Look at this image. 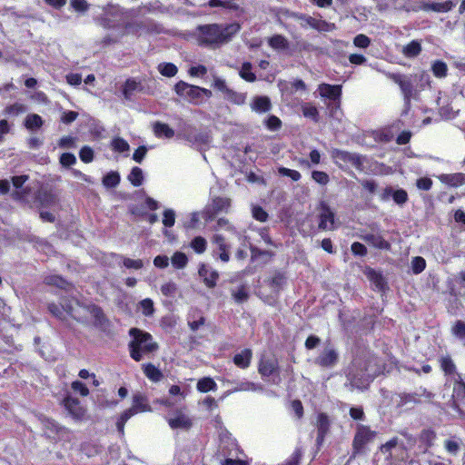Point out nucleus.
I'll return each instance as SVG.
<instances>
[{"label": "nucleus", "instance_id": "1", "mask_svg": "<svg viewBox=\"0 0 465 465\" xmlns=\"http://www.w3.org/2000/svg\"><path fill=\"white\" fill-rule=\"evenodd\" d=\"M240 28L238 23L205 25L197 27L194 35L200 45L214 49L231 41Z\"/></svg>", "mask_w": 465, "mask_h": 465}, {"label": "nucleus", "instance_id": "2", "mask_svg": "<svg viewBox=\"0 0 465 465\" xmlns=\"http://www.w3.org/2000/svg\"><path fill=\"white\" fill-rule=\"evenodd\" d=\"M129 335L132 338L128 344L129 352L131 358L135 361H141L144 357L156 352L159 349L158 343L149 332L138 328H131Z\"/></svg>", "mask_w": 465, "mask_h": 465}, {"label": "nucleus", "instance_id": "3", "mask_svg": "<svg viewBox=\"0 0 465 465\" xmlns=\"http://www.w3.org/2000/svg\"><path fill=\"white\" fill-rule=\"evenodd\" d=\"M174 90L179 96L195 104L203 103L204 97L209 98L212 96L210 90L189 84L183 81L178 82L174 85Z\"/></svg>", "mask_w": 465, "mask_h": 465}, {"label": "nucleus", "instance_id": "4", "mask_svg": "<svg viewBox=\"0 0 465 465\" xmlns=\"http://www.w3.org/2000/svg\"><path fill=\"white\" fill-rule=\"evenodd\" d=\"M386 76L399 84L406 103H410L415 94L414 79L412 75L386 73Z\"/></svg>", "mask_w": 465, "mask_h": 465}, {"label": "nucleus", "instance_id": "5", "mask_svg": "<svg viewBox=\"0 0 465 465\" xmlns=\"http://www.w3.org/2000/svg\"><path fill=\"white\" fill-rule=\"evenodd\" d=\"M332 158L337 163L342 162L344 163H350L356 169L362 171L364 169L365 157L357 153H352L341 150H333L331 153Z\"/></svg>", "mask_w": 465, "mask_h": 465}, {"label": "nucleus", "instance_id": "6", "mask_svg": "<svg viewBox=\"0 0 465 465\" xmlns=\"http://www.w3.org/2000/svg\"><path fill=\"white\" fill-rule=\"evenodd\" d=\"M457 376L458 379L453 385V407L460 415L465 416V383L461 381L460 374H457Z\"/></svg>", "mask_w": 465, "mask_h": 465}, {"label": "nucleus", "instance_id": "7", "mask_svg": "<svg viewBox=\"0 0 465 465\" xmlns=\"http://www.w3.org/2000/svg\"><path fill=\"white\" fill-rule=\"evenodd\" d=\"M339 354L332 345L326 344L320 355L315 359V363L324 368H331L338 361Z\"/></svg>", "mask_w": 465, "mask_h": 465}, {"label": "nucleus", "instance_id": "8", "mask_svg": "<svg viewBox=\"0 0 465 465\" xmlns=\"http://www.w3.org/2000/svg\"><path fill=\"white\" fill-rule=\"evenodd\" d=\"M298 20L302 27H312L320 32H329L334 29L333 24H329L322 19H317L309 15H298Z\"/></svg>", "mask_w": 465, "mask_h": 465}, {"label": "nucleus", "instance_id": "9", "mask_svg": "<svg viewBox=\"0 0 465 465\" xmlns=\"http://www.w3.org/2000/svg\"><path fill=\"white\" fill-rule=\"evenodd\" d=\"M64 406L74 419L83 420L84 418L85 409L80 404L78 399L67 396L64 400Z\"/></svg>", "mask_w": 465, "mask_h": 465}, {"label": "nucleus", "instance_id": "10", "mask_svg": "<svg viewBox=\"0 0 465 465\" xmlns=\"http://www.w3.org/2000/svg\"><path fill=\"white\" fill-rule=\"evenodd\" d=\"M375 432L371 430L368 427L359 426L357 433L353 440V447L360 450L366 443L373 440Z\"/></svg>", "mask_w": 465, "mask_h": 465}, {"label": "nucleus", "instance_id": "11", "mask_svg": "<svg viewBox=\"0 0 465 465\" xmlns=\"http://www.w3.org/2000/svg\"><path fill=\"white\" fill-rule=\"evenodd\" d=\"M319 228L325 231L335 228L334 213L325 203L321 206Z\"/></svg>", "mask_w": 465, "mask_h": 465}, {"label": "nucleus", "instance_id": "12", "mask_svg": "<svg viewBox=\"0 0 465 465\" xmlns=\"http://www.w3.org/2000/svg\"><path fill=\"white\" fill-rule=\"evenodd\" d=\"M390 197H392L395 203L399 205H402L408 201V193L403 189L395 190L392 187H386L381 195V199L387 201Z\"/></svg>", "mask_w": 465, "mask_h": 465}, {"label": "nucleus", "instance_id": "13", "mask_svg": "<svg viewBox=\"0 0 465 465\" xmlns=\"http://www.w3.org/2000/svg\"><path fill=\"white\" fill-rule=\"evenodd\" d=\"M231 206V201L228 198L217 197L213 200L212 210H208L206 214L208 215V219L214 218L220 213H227Z\"/></svg>", "mask_w": 465, "mask_h": 465}, {"label": "nucleus", "instance_id": "14", "mask_svg": "<svg viewBox=\"0 0 465 465\" xmlns=\"http://www.w3.org/2000/svg\"><path fill=\"white\" fill-rule=\"evenodd\" d=\"M168 423L172 429H189L192 426L191 419L182 411H177L174 417L168 419Z\"/></svg>", "mask_w": 465, "mask_h": 465}, {"label": "nucleus", "instance_id": "15", "mask_svg": "<svg viewBox=\"0 0 465 465\" xmlns=\"http://www.w3.org/2000/svg\"><path fill=\"white\" fill-rule=\"evenodd\" d=\"M319 94L322 97L331 100H339L341 95V85H331L329 84H321L318 86Z\"/></svg>", "mask_w": 465, "mask_h": 465}, {"label": "nucleus", "instance_id": "16", "mask_svg": "<svg viewBox=\"0 0 465 465\" xmlns=\"http://www.w3.org/2000/svg\"><path fill=\"white\" fill-rule=\"evenodd\" d=\"M263 390L262 385L254 383L249 381H241L235 382V386L231 390L227 391L225 395H229L240 391H262Z\"/></svg>", "mask_w": 465, "mask_h": 465}, {"label": "nucleus", "instance_id": "17", "mask_svg": "<svg viewBox=\"0 0 465 465\" xmlns=\"http://www.w3.org/2000/svg\"><path fill=\"white\" fill-rule=\"evenodd\" d=\"M199 275L209 288L214 287L219 278V273L205 264L201 265Z\"/></svg>", "mask_w": 465, "mask_h": 465}, {"label": "nucleus", "instance_id": "18", "mask_svg": "<svg viewBox=\"0 0 465 465\" xmlns=\"http://www.w3.org/2000/svg\"><path fill=\"white\" fill-rule=\"evenodd\" d=\"M438 179L451 187H459L465 183V174L461 173H443L439 175Z\"/></svg>", "mask_w": 465, "mask_h": 465}, {"label": "nucleus", "instance_id": "19", "mask_svg": "<svg viewBox=\"0 0 465 465\" xmlns=\"http://www.w3.org/2000/svg\"><path fill=\"white\" fill-rule=\"evenodd\" d=\"M252 358V350L244 349L234 355L233 363L241 369H247L251 364Z\"/></svg>", "mask_w": 465, "mask_h": 465}, {"label": "nucleus", "instance_id": "20", "mask_svg": "<svg viewBox=\"0 0 465 465\" xmlns=\"http://www.w3.org/2000/svg\"><path fill=\"white\" fill-rule=\"evenodd\" d=\"M362 239L369 244L379 249H390V243L379 233H368Z\"/></svg>", "mask_w": 465, "mask_h": 465}, {"label": "nucleus", "instance_id": "21", "mask_svg": "<svg viewBox=\"0 0 465 465\" xmlns=\"http://www.w3.org/2000/svg\"><path fill=\"white\" fill-rule=\"evenodd\" d=\"M391 401L396 407H401L411 402H420V401L416 398L415 393H395L391 396Z\"/></svg>", "mask_w": 465, "mask_h": 465}, {"label": "nucleus", "instance_id": "22", "mask_svg": "<svg viewBox=\"0 0 465 465\" xmlns=\"http://www.w3.org/2000/svg\"><path fill=\"white\" fill-rule=\"evenodd\" d=\"M251 107L257 113H266L271 109V101L267 96H257L253 98Z\"/></svg>", "mask_w": 465, "mask_h": 465}, {"label": "nucleus", "instance_id": "23", "mask_svg": "<svg viewBox=\"0 0 465 465\" xmlns=\"http://www.w3.org/2000/svg\"><path fill=\"white\" fill-rule=\"evenodd\" d=\"M277 371V363L272 360H261L258 371L262 377H270Z\"/></svg>", "mask_w": 465, "mask_h": 465}, {"label": "nucleus", "instance_id": "24", "mask_svg": "<svg viewBox=\"0 0 465 465\" xmlns=\"http://www.w3.org/2000/svg\"><path fill=\"white\" fill-rule=\"evenodd\" d=\"M153 133L158 138H172L174 135V131L166 124L156 122L153 124Z\"/></svg>", "mask_w": 465, "mask_h": 465}, {"label": "nucleus", "instance_id": "25", "mask_svg": "<svg viewBox=\"0 0 465 465\" xmlns=\"http://www.w3.org/2000/svg\"><path fill=\"white\" fill-rule=\"evenodd\" d=\"M453 3L450 0L442 3H427L424 4L423 9L426 11H434L439 13H446L452 9Z\"/></svg>", "mask_w": 465, "mask_h": 465}, {"label": "nucleus", "instance_id": "26", "mask_svg": "<svg viewBox=\"0 0 465 465\" xmlns=\"http://www.w3.org/2000/svg\"><path fill=\"white\" fill-rule=\"evenodd\" d=\"M329 425L330 424H329L328 417L323 413L319 414L318 420H317V429H318L317 441L319 443L323 440L324 436L328 432Z\"/></svg>", "mask_w": 465, "mask_h": 465}, {"label": "nucleus", "instance_id": "27", "mask_svg": "<svg viewBox=\"0 0 465 465\" xmlns=\"http://www.w3.org/2000/svg\"><path fill=\"white\" fill-rule=\"evenodd\" d=\"M269 45L274 50H286L289 47V42L286 37L282 35H274L268 40Z\"/></svg>", "mask_w": 465, "mask_h": 465}, {"label": "nucleus", "instance_id": "28", "mask_svg": "<svg viewBox=\"0 0 465 465\" xmlns=\"http://www.w3.org/2000/svg\"><path fill=\"white\" fill-rule=\"evenodd\" d=\"M145 376L152 381H159L163 378V373L154 365L148 363L143 365Z\"/></svg>", "mask_w": 465, "mask_h": 465}, {"label": "nucleus", "instance_id": "29", "mask_svg": "<svg viewBox=\"0 0 465 465\" xmlns=\"http://www.w3.org/2000/svg\"><path fill=\"white\" fill-rule=\"evenodd\" d=\"M421 52V45L418 41H411L402 48V54L409 58L416 57Z\"/></svg>", "mask_w": 465, "mask_h": 465}, {"label": "nucleus", "instance_id": "30", "mask_svg": "<svg viewBox=\"0 0 465 465\" xmlns=\"http://www.w3.org/2000/svg\"><path fill=\"white\" fill-rule=\"evenodd\" d=\"M25 125L29 130L39 129L43 125L42 117L36 114H30L25 120Z\"/></svg>", "mask_w": 465, "mask_h": 465}, {"label": "nucleus", "instance_id": "31", "mask_svg": "<svg viewBox=\"0 0 465 465\" xmlns=\"http://www.w3.org/2000/svg\"><path fill=\"white\" fill-rule=\"evenodd\" d=\"M133 409L135 412H143L150 411V407L147 404L146 399L143 395H135L133 401Z\"/></svg>", "mask_w": 465, "mask_h": 465}, {"label": "nucleus", "instance_id": "32", "mask_svg": "<svg viewBox=\"0 0 465 465\" xmlns=\"http://www.w3.org/2000/svg\"><path fill=\"white\" fill-rule=\"evenodd\" d=\"M197 390L201 392H207L216 390V383L212 378H203L197 382Z\"/></svg>", "mask_w": 465, "mask_h": 465}, {"label": "nucleus", "instance_id": "33", "mask_svg": "<svg viewBox=\"0 0 465 465\" xmlns=\"http://www.w3.org/2000/svg\"><path fill=\"white\" fill-rule=\"evenodd\" d=\"M436 438L434 431L430 430H422L420 435V441L424 446V451L428 450L430 446H432L433 441Z\"/></svg>", "mask_w": 465, "mask_h": 465}, {"label": "nucleus", "instance_id": "34", "mask_svg": "<svg viewBox=\"0 0 465 465\" xmlns=\"http://www.w3.org/2000/svg\"><path fill=\"white\" fill-rule=\"evenodd\" d=\"M128 180L134 186H140L143 181V170L137 166L134 167L128 175Z\"/></svg>", "mask_w": 465, "mask_h": 465}, {"label": "nucleus", "instance_id": "35", "mask_svg": "<svg viewBox=\"0 0 465 465\" xmlns=\"http://www.w3.org/2000/svg\"><path fill=\"white\" fill-rule=\"evenodd\" d=\"M173 266L176 269H183L188 263L187 256L182 252H176L171 258Z\"/></svg>", "mask_w": 465, "mask_h": 465}, {"label": "nucleus", "instance_id": "36", "mask_svg": "<svg viewBox=\"0 0 465 465\" xmlns=\"http://www.w3.org/2000/svg\"><path fill=\"white\" fill-rule=\"evenodd\" d=\"M111 147L114 151L118 153H128L130 145L124 138L115 137L111 142Z\"/></svg>", "mask_w": 465, "mask_h": 465}, {"label": "nucleus", "instance_id": "37", "mask_svg": "<svg viewBox=\"0 0 465 465\" xmlns=\"http://www.w3.org/2000/svg\"><path fill=\"white\" fill-rule=\"evenodd\" d=\"M136 412H135V410L133 409V407H131L130 409L124 411L121 417L119 418V420H117L116 422V427H117V430L118 431L121 433V434H124V424L125 422L131 418L133 417L134 415H135Z\"/></svg>", "mask_w": 465, "mask_h": 465}, {"label": "nucleus", "instance_id": "38", "mask_svg": "<svg viewBox=\"0 0 465 465\" xmlns=\"http://www.w3.org/2000/svg\"><path fill=\"white\" fill-rule=\"evenodd\" d=\"M252 64L249 62L243 63L240 70V75L247 82H254L256 80L255 74L252 72Z\"/></svg>", "mask_w": 465, "mask_h": 465}, {"label": "nucleus", "instance_id": "39", "mask_svg": "<svg viewBox=\"0 0 465 465\" xmlns=\"http://www.w3.org/2000/svg\"><path fill=\"white\" fill-rule=\"evenodd\" d=\"M120 183V175L116 172H111L103 178V184L108 188L116 187Z\"/></svg>", "mask_w": 465, "mask_h": 465}, {"label": "nucleus", "instance_id": "40", "mask_svg": "<svg viewBox=\"0 0 465 465\" xmlns=\"http://www.w3.org/2000/svg\"><path fill=\"white\" fill-rule=\"evenodd\" d=\"M440 361V367L445 374L450 375L456 373V366L449 356L441 357Z\"/></svg>", "mask_w": 465, "mask_h": 465}, {"label": "nucleus", "instance_id": "41", "mask_svg": "<svg viewBox=\"0 0 465 465\" xmlns=\"http://www.w3.org/2000/svg\"><path fill=\"white\" fill-rule=\"evenodd\" d=\"M26 111V107L23 104L15 103L8 105L5 109V114L9 116H17Z\"/></svg>", "mask_w": 465, "mask_h": 465}, {"label": "nucleus", "instance_id": "42", "mask_svg": "<svg viewBox=\"0 0 465 465\" xmlns=\"http://www.w3.org/2000/svg\"><path fill=\"white\" fill-rule=\"evenodd\" d=\"M302 114L305 117L307 118H311L312 119L314 122H317L318 121V110L317 108L309 104V103H306V104H303L302 105Z\"/></svg>", "mask_w": 465, "mask_h": 465}, {"label": "nucleus", "instance_id": "43", "mask_svg": "<svg viewBox=\"0 0 465 465\" xmlns=\"http://www.w3.org/2000/svg\"><path fill=\"white\" fill-rule=\"evenodd\" d=\"M234 0H210L209 6L211 7H223L231 10H237L238 5L233 3Z\"/></svg>", "mask_w": 465, "mask_h": 465}, {"label": "nucleus", "instance_id": "44", "mask_svg": "<svg viewBox=\"0 0 465 465\" xmlns=\"http://www.w3.org/2000/svg\"><path fill=\"white\" fill-rule=\"evenodd\" d=\"M159 72L167 77L174 76L177 74V67L171 63H163L159 64Z\"/></svg>", "mask_w": 465, "mask_h": 465}, {"label": "nucleus", "instance_id": "45", "mask_svg": "<svg viewBox=\"0 0 465 465\" xmlns=\"http://www.w3.org/2000/svg\"><path fill=\"white\" fill-rule=\"evenodd\" d=\"M139 308L144 316H152L154 312L153 302L150 298L142 300Z\"/></svg>", "mask_w": 465, "mask_h": 465}, {"label": "nucleus", "instance_id": "46", "mask_svg": "<svg viewBox=\"0 0 465 465\" xmlns=\"http://www.w3.org/2000/svg\"><path fill=\"white\" fill-rule=\"evenodd\" d=\"M207 242L203 237L197 236L192 242L191 247L197 252L203 253L206 250Z\"/></svg>", "mask_w": 465, "mask_h": 465}, {"label": "nucleus", "instance_id": "47", "mask_svg": "<svg viewBox=\"0 0 465 465\" xmlns=\"http://www.w3.org/2000/svg\"><path fill=\"white\" fill-rule=\"evenodd\" d=\"M138 88V83L134 80H127L124 85L123 94L125 99H130L133 93Z\"/></svg>", "mask_w": 465, "mask_h": 465}, {"label": "nucleus", "instance_id": "48", "mask_svg": "<svg viewBox=\"0 0 465 465\" xmlns=\"http://www.w3.org/2000/svg\"><path fill=\"white\" fill-rule=\"evenodd\" d=\"M448 67L444 62L436 61L432 64V72L436 77H444L447 74Z\"/></svg>", "mask_w": 465, "mask_h": 465}, {"label": "nucleus", "instance_id": "49", "mask_svg": "<svg viewBox=\"0 0 465 465\" xmlns=\"http://www.w3.org/2000/svg\"><path fill=\"white\" fill-rule=\"evenodd\" d=\"M372 379L373 376L368 373L363 377L362 381L360 382L361 379H358L356 376H353L351 378V382L353 387H356L358 389H364L369 385Z\"/></svg>", "mask_w": 465, "mask_h": 465}, {"label": "nucleus", "instance_id": "50", "mask_svg": "<svg viewBox=\"0 0 465 465\" xmlns=\"http://www.w3.org/2000/svg\"><path fill=\"white\" fill-rule=\"evenodd\" d=\"M234 301L238 303L244 302L248 300V292L243 286L239 287L237 290L232 292Z\"/></svg>", "mask_w": 465, "mask_h": 465}, {"label": "nucleus", "instance_id": "51", "mask_svg": "<svg viewBox=\"0 0 465 465\" xmlns=\"http://www.w3.org/2000/svg\"><path fill=\"white\" fill-rule=\"evenodd\" d=\"M177 291V285L173 282H168L161 286V292L164 296L173 297Z\"/></svg>", "mask_w": 465, "mask_h": 465}, {"label": "nucleus", "instance_id": "52", "mask_svg": "<svg viewBox=\"0 0 465 465\" xmlns=\"http://www.w3.org/2000/svg\"><path fill=\"white\" fill-rule=\"evenodd\" d=\"M175 223V212L173 209H166L163 212V223L165 227H172Z\"/></svg>", "mask_w": 465, "mask_h": 465}, {"label": "nucleus", "instance_id": "53", "mask_svg": "<svg viewBox=\"0 0 465 465\" xmlns=\"http://www.w3.org/2000/svg\"><path fill=\"white\" fill-rule=\"evenodd\" d=\"M79 157L84 163H91L94 159V151L89 146H84L79 153Z\"/></svg>", "mask_w": 465, "mask_h": 465}, {"label": "nucleus", "instance_id": "54", "mask_svg": "<svg viewBox=\"0 0 465 465\" xmlns=\"http://www.w3.org/2000/svg\"><path fill=\"white\" fill-rule=\"evenodd\" d=\"M312 179L319 184L325 185L329 183V175L322 171H313L312 173Z\"/></svg>", "mask_w": 465, "mask_h": 465}, {"label": "nucleus", "instance_id": "55", "mask_svg": "<svg viewBox=\"0 0 465 465\" xmlns=\"http://www.w3.org/2000/svg\"><path fill=\"white\" fill-rule=\"evenodd\" d=\"M279 173L283 176L290 177L292 181H298L301 179V173L296 170H292L285 167H280L278 170Z\"/></svg>", "mask_w": 465, "mask_h": 465}, {"label": "nucleus", "instance_id": "56", "mask_svg": "<svg viewBox=\"0 0 465 465\" xmlns=\"http://www.w3.org/2000/svg\"><path fill=\"white\" fill-rule=\"evenodd\" d=\"M426 266V262L422 257H415L411 262V267L414 273L421 272Z\"/></svg>", "mask_w": 465, "mask_h": 465}, {"label": "nucleus", "instance_id": "57", "mask_svg": "<svg viewBox=\"0 0 465 465\" xmlns=\"http://www.w3.org/2000/svg\"><path fill=\"white\" fill-rule=\"evenodd\" d=\"M460 445V441L455 440H447L444 442V447H445L446 450L449 453L453 454V455H456L457 452L459 451Z\"/></svg>", "mask_w": 465, "mask_h": 465}, {"label": "nucleus", "instance_id": "58", "mask_svg": "<svg viewBox=\"0 0 465 465\" xmlns=\"http://www.w3.org/2000/svg\"><path fill=\"white\" fill-rule=\"evenodd\" d=\"M353 44L357 47L367 48L371 44V40L365 35L361 34L354 37Z\"/></svg>", "mask_w": 465, "mask_h": 465}, {"label": "nucleus", "instance_id": "59", "mask_svg": "<svg viewBox=\"0 0 465 465\" xmlns=\"http://www.w3.org/2000/svg\"><path fill=\"white\" fill-rule=\"evenodd\" d=\"M76 163L75 156L71 153H64L60 156V163L64 167H69Z\"/></svg>", "mask_w": 465, "mask_h": 465}, {"label": "nucleus", "instance_id": "60", "mask_svg": "<svg viewBox=\"0 0 465 465\" xmlns=\"http://www.w3.org/2000/svg\"><path fill=\"white\" fill-rule=\"evenodd\" d=\"M123 263L128 269L139 270V269L143 268V262L140 259L134 260V259H130V258H124Z\"/></svg>", "mask_w": 465, "mask_h": 465}, {"label": "nucleus", "instance_id": "61", "mask_svg": "<svg viewBox=\"0 0 465 465\" xmlns=\"http://www.w3.org/2000/svg\"><path fill=\"white\" fill-rule=\"evenodd\" d=\"M452 332L459 338H465V322L458 321L452 328Z\"/></svg>", "mask_w": 465, "mask_h": 465}, {"label": "nucleus", "instance_id": "62", "mask_svg": "<svg viewBox=\"0 0 465 465\" xmlns=\"http://www.w3.org/2000/svg\"><path fill=\"white\" fill-rule=\"evenodd\" d=\"M147 153V148L143 145L139 146L133 154V159L138 163H141Z\"/></svg>", "mask_w": 465, "mask_h": 465}, {"label": "nucleus", "instance_id": "63", "mask_svg": "<svg viewBox=\"0 0 465 465\" xmlns=\"http://www.w3.org/2000/svg\"><path fill=\"white\" fill-rule=\"evenodd\" d=\"M213 86L223 93L229 94L231 92V90L227 87L225 81L219 77L214 78Z\"/></svg>", "mask_w": 465, "mask_h": 465}, {"label": "nucleus", "instance_id": "64", "mask_svg": "<svg viewBox=\"0 0 465 465\" xmlns=\"http://www.w3.org/2000/svg\"><path fill=\"white\" fill-rule=\"evenodd\" d=\"M72 389L74 391L79 392L82 396H87L89 394L88 388L81 381H75L72 383Z\"/></svg>", "mask_w": 465, "mask_h": 465}]
</instances>
